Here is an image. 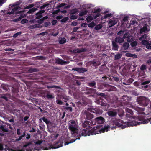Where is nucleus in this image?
<instances>
[{
    "label": "nucleus",
    "instance_id": "obj_1",
    "mask_svg": "<svg viewBox=\"0 0 151 151\" xmlns=\"http://www.w3.org/2000/svg\"><path fill=\"white\" fill-rule=\"evenodd\" d=\"M125 111H126V118L135 119L136 120L139 121H132L131 122H127V123H124V125L123 124H124V122L122 120L119 119H113L111 120L110 123H111L113 120H120L122 121L121 122H119V124H119V126H116L112 129L117 127H121L122 129H123L127 127L139 125L141 124H147L149 122H150V124H151V117L149 118L145 119V116L142 115H139L137 117H136L133 116L134 113L132 111L127 108H126Z\"/></svg>",
    "mask_w": 151,
    "mask_h": 151
},
{
    "label": "nucleus",
    "instance_id": "obj_2",
    "mask_svg": "<svg viewBox=\"0 0 151 151\" xmlns=\"http://www.w3.org/2000/svg\"><path fill=\"white\" fill-rule=\"evenodd\" d=\"M122 121L120 120H113L112 122L109 124V125H105L103 128H102L101 129H95L94 127L93 129H91L90 130L88 129H83L81 130L79 133L78 132V136L81 137V136H89L91 135H95L96 134L101 133L102 132H107L109 130L110 128H112L116 126H119V122H121Z\"/></svg>",
    "mask_w": 151,
    "mask_h": 151
},
{
    "label": "nucleus",
    "instance_id": "obj_3",
    "mask_svg": "<svg viewBox=\"0 0 151 151\" xmlns=\"http://www.w3.org/2000/svg\"><path fill=\"white\" fill-rule=\"evenodd\" d=\"M78 126L77 122L73 120H71L68 123V129L71 133L73 136H78Z\"/></svg>",
    "mask_w": 151,
    "mask_h": 151
},
{
    "label": "nucleus",
    "instance_id": "obj_4",
    "mask_svg": "<svg viewBox=\"0 0 151 151\" xmlns=\"http://www.w3.org/2000/svg\"><path fill=\"white\" fill-rule=\"evenodd\" d=\"M1 87L6 91H8V90L9 91L11 90L12 92L15 94L18 93L19 92L18 85L17 83H16L12 86H9L7 85L2 84Z\"/></svg>",
    "mask_w": 151,
    "mask_h": 151
},
{
    "label": "nucleus",
    "instance_id": "obj_5",
    "mask_svg": "<svg viewBox=\"0 0 151 151\" xmlns=\"http://www.w3.org/2000/svg\"><path fill=\"white\" fill-rule=\"evenodd\" d=\"M21 9V8L19 6H17L14 7V9H12V10L10 12H7L6 13V14H7L11 15L13 14L14 13L16 14H21L19 17H21V19H22V18L25 17L27 16V14H23L22 13H24V12H25V11H19V9Z\"/></svg>",
    "mask_w": 151,
    "mask_h": 151
},
{
    "label": "nucleus",
    "instance_id": "obj_6",
    "mask_svg": "<svg viewBox=\"0 0 151 151\" xmlns=\"http://www.w3.org/2000/svg\"><path fill=\"white\" fill-rule=\"evenodd\" d=\"M63 140L62 139H59L58 142H56L55 144L52 145H49L48 147H45L43 148L42 149L44 150H47L49 149L52 148V149H55L61 147L63 146Z\"/></svg>",
    "mask_w": 151,
    "mask_h": 151
},
{
    "label": "nucleus",
    "instance_id": "obj_7",
    "mask_svg": "<svg viewBox=\"0 0 151 151\" xmlns=\"http://www.w3.org/2000/svg\"><path fill=\"white\" fill-rule=\"evenodd\" d=\"M138 103L142 106H146L149 104V100L146 97L144 96L137 97V99Z\"/></svg>",
    "mask_w": 151,
    "mask_h": 151
},
{
    "label": "nucleus",
    "instance_id": "obj_8",
    "mask_svg": "<svg viewBox=\"0 0 151 151\" xmlns=\"http://www.w3.org/2000/svg\"><path fill=\"white\" fill-rule=\"evenodd\" d=\"M90 121L86 120L82 124V126L83 128H86V129L90 128L91 126L95 125V123L93 120Z\"/></svg>",
    "mask_w": 151,
    "mask_h": 151
},
{
    "label": "nucleus",
    "instance_id": "obj_9",
    "mask_svg": "<svg viewBox=\"0 0 151 151\" xmlns=\"http://www.w3.org/2000/svg\"><path fill=\"white\" fill-rule=\"evenodd\" d=\"M5 147H5L4 148V145L1 143H0V151H2L3 150L7 151L8 150L9 151H14V150L9 148L6 145H5ZM17 151H25V150L24 149L22 148L21 149L18 150Z\"/></svg>",
    "mask_w": 151,
    "mask_h": 151
},
{
    "label": "nucleus",
    "instance_id": "obj_10",
    "mask_svg": "<svg viewBox=\"0 0 151 151\" xmlns=\"http://www.w3.org/2000/svg\"><path fill=\"white\" fill-rule=\"evenodd\" d=\"M93 121L95 123V125L96 123L99 124H101L105 122L104 119L102 116L98 117L94 119H93Z\"/></svg>",
    "mask_w": 151,
    "mask_h": 151
},
{
    "label": "nucleus",
    "instance_id": "obj_11",
    "mask_svg": "<svg viewBox=\"0 0 151 151\" xmlns=\"http://www.w3.org/2000/svg\"><path fill=\"white\" fill-rule=\"evenodd\" d=\"M84 114L85 119L87 120H89L91 121L94 117V116L93 114L86 111H85Z\"/></svg>",
    "mask_w": 151,
    "mask_h": 151
},
{
    "label": "nucleus",
    "instance_id": "obj_12",
    "mask_svg": "<svg viewBox=\"0 0 151 151\" xmlns=\"http://www.w3.org/2000/svg\"><path fill=\"white\" fill-rule=\"evenodd\" d=\"M86 49L85 48H77L76 49L71 50V52L73 53L74 54L76 53H79L86 51Z\"/></svg>",
    "mask_w": 151,
    "mask_h": 151
},
{
    "label": "nucleus",
    "instance_id": "obj_13",
    "mask_svg": "<svg viewBox=\"0 0 151 151\" xmlns=\"http://www.w3.org/2000/svg\"><path fill=\"white\" fill-rule=\"evenodd\" d=\"M89 110L91 112L96 113L97 114H102V110L98 108H95L92 109L91 108L89 109Z\"/></svg>",
    "mask_w": 151,
    "mask_h": 151
},
{
    "label": "nucleus",
    "instance_id": "obj_14",
    "mask_svg": "<svg viewBox=\"0 0 151 151\" xmlns=\"http://www.w3.org/2000/svg\"><path fill=\"white\" fill-rule=\"evenodd\" d=\"M45 12L44 10H40L36 14L35 19H41L42 17V14L44 13Z\"/></svg>",
    "mask_w": 151,
    "mask_h": 151
},
{
    "label": "nucleus",
    "instance_id": "obj_15",
    "mask_svg": "<svg viewBox=\"0 0 151 151\" xmlns=\"http://www.w3.org/2000/svg\"><path fill=\"white\" fill-rule=\"evenodd\" d=\"M0 131L3 132H8L9 129L6 125L3 124L0 125Z\"/></svg>",
    "mask_w": 151,
    "mask_h": 151
},
{
    "label": "nucleus",
    "instance_id": "obj_16",
    "mask_svg": "<svg viewBox=\"0 0 151 151\" xmlns=\"http://www.w3.org/2000/svg\"><path fill=\"white\" fill-rule=\"evenodd\" d=\"M55 63L58 64L62 65L67 64L66 61L59 58L55 60Z\"/></svg>",
    "mask_w": 151,
    "mask_h": 151
},
{
    "label": "nucleus",
    "instance_id": "obj_17",
    "mask_svg": "<svg viewBox=\"0 0 151 151\" xmlns=\"http://www.w3.org/2000/svg\"><path fill=\"white\" fill-rule=\"evenodd\" d=\"M58 98L59 99H64L63 101L65 102H66L69 99V98L67 96L64 95H58Z\"/></svg>",
    "mask_w": 151,
    "mask_h": 151
},
{
    "label": "nucleus",
    "instance_id": "obj_18",
    "mask_svg": "<svg viewBox=\"0 0 151 151\" xmlns=\"http://www.w3.org/2000/svg\"><path fill=\"white\" fill-rule=\"evenodd\" d=\"M117 23V21L114 19L109 21L108 22L109 27L110 28Z\"/></svg>",
    "mask_w": 151,
    "mask_h": 151
},
{
    "label": "nucleus",
    "instance_id": "obj_19",
    "mask_svg": "<svg viewBox=\"0 0 151 151\" xmlns=\"http://www.w3.org/2000/svg\"><path fill=\"white\" fill-rule=\"evenodd\" d=\"M124 41V39L120 37H117L115 39V42L119 44H121Z\"/></svg>",
    "mask_w": 151,
    "mask_h": 151
},
{
    "label": "nucleus",
    "instance_id": "obj_20",
    "mask_svg": "<svg viewBox=\"0 0 151 151\" xmlns=\"http://www.w3.org/2000/svg\"><path fill=\"white\" fill-rule=\"evenodd\" d=\"M129 45V44L128 42H125L123 43L121 47V49L123 48L124 50H127L128 49Z\"/></svg>",
    "mask_w": 151,
    "mask_h": 151
},
{
    "label": "nucleus",
    "instance_id": "obj_21",
    "mask_svg": "<svg viewBox=\"0 0 151 151\" xmlns=\"http://www.w3.org/2000/svg\"><path fill=\"white\" fill-rule=\"evenodd\" d=\"M122 101H125V103L127 104L128 102V101L130 100V98L127 96L124 95L122 96Z\"/></svg>",
    "mask_w": 151,
    "mask_h": 151
},
{
    "label": "nucleus",
    "instance_id": "obj_22",
    "mask_svg": "<svg viewBox=\"0 0 151 151\" xmlns=\"http://www.w3.org/2000/svg\"><path fill=\"white\" fill-rule=\"evenodd\" d=\"M114 41L112 42V49L116 51L118 50L119 48V46Z\"/></svg>",
    "mask_w": 151,
    "mask_h": 151
},
{
    "label": "nucleus",
    "instance_id": "obj_23",
    "mask_svg": "<svg viewBox=\"0 0 151 151\" xmlns=\"http://www.w3.org/2000/svg\"><path fill=\"white\" fill-rule=\"evenodd\" d=\"M117 114V112L116 111H110L108 112V115L111 117H114L116 116Z\"/></svg>",
    "mask_w": 151,
    "mask_h": 151
},
{
    "label": "nucleus",
    "instance_id": "obj_24",
    "mask_svg": "<svg viewBox=\"0 0 151 151\" xmlns=\"http://www.w3.org/2000/svg\"><path fill=\"white\" fill-rule=\"evenodd\" d=\"M88 86L90 87H94V88H96V83L94 81H91V82L89 83H88Z\"/></svg>",
    "mask_w": 151,
    "mask_h": 151
},
{
    "label": "nucleus",
    "instance_id": "obj_25",
    "mask_svg": "<svg viewBox=\"0 0 151 151\" xmlns=\"http://www.w3.org/2000/svg\"><path fill=\"white\" fill-rule=\"evenodd\" d=\"M47 95L45 96H44V97L48 99H52L54 98L53 96L52 95L50 94V92H49L48 91H47Z\"/></svg>",
    "mask_w": 151,
    "mask_h": 151
},
{
    "label": "nucleus",
    "instance_id": "obj_26",
    "mask_svg": "<svg viewBox=\"0 0 151 151\" xmlns=\"http://www.w3.org/2000/svg\"><path fill=\"white\" fill-rule=\"evenodd\" d=\"M125 55L127 57H131L134 58H137V55L135 54H132L130 53H127L125 54Z\"/></svg>",
    "mask_w": 151,
    "mask_h": 151
},
{
    "label": "nucleus",
    "instance_id": "obj_27",
    "mask_svg": "<svg viewBox=\"0 0 151 151\" xmlns=\"http://www.w3.org/2000/svg\"><path fill=\"white\" fill-rule=\"evenodd\" d=\"M88 12L86 10L82 11L79 13V15L81 17L84 16Z\"/></svg>",
    "mask_w": 151,
    "mask_h": 151
},
{
    "label": "nucleus",
    "instance_id": "obj_28",
    "mask_svg": "<svg viewBox=\"0 0 151 151\" xmlns=\"http://www.w3.org/2000/svg\"><path fill=\"white\" fill-rule=\"evenodd\" d=\"M42 119L43 121L47 124V126H48V124H52V122L45 117H43L42 118Z\"/></svg>",
    "mask_w": 151,
    "mask_h": 151
},
{
    "label": "nucleus",
    "instance_id": "obj_29",
    "mask_svg": "<svg viewBox=\"0 0 151 151\" xmlns=\"http://www.w3.org/2000/svg\"><path fill=\"white\" fill-rule=\"evenodd\" d=\"M147 31H148L147 29V26L145 25L143 26V27L141 28L140 31V34L142 33L143 32H146Z\"/></svg>",
    "mask_w": 151,
    "mask_h": 151
},
{
    "label": "nucleus",
    "instance_id": "obj_30",
    "mask_svg": "<svg viewBox=\"0 0 151 151\" xmlns=\"http://www.w3.org/2000/svg\"><path fill=\"white\" fill-rule=\"evenodd\" d=\"M66 40L65 38L61 37L59 40V42L60 44H62L65 43L66 42Z\"/></svg>",
    "mask_w": 151,
    "mask_h": 151
},
{
    "label": "nucleus",
    "instance_id": "obj_31",
    "mask_svg": "<svg viewBox=\"0 0 151 151\" xmlns=\"http://www.w3.org/2000/svg\"><path fill=\"white\" fill-rule=\"evenodd\" d=\"M80 139V137L76 138V139H72L71 140H70L69 142H65V145H68V144H69L70 143H73V142H75L76 140Z\"/></svg>",
    "mask_w": 151,
    "mask_h": 151
},
{
    "label": "nucleus",
    "instance_id": "obj_32",
    "mask_svg": "<svg viewBox=\"0 0 151 151\" xmlns=\"http://www.w3.org/2000/svg\"><path fill=\"white\" fill-rule=\"evenodd\" d=\"M37 9V8H33L29 10V11L27 12V14H30L33 13Z\"/></svg>",
    "mask_w": 151,
    "mask_h": 151
},
{
    "label": "nucleus",
    "instance_id": "obj_33",
    "mask_svg": "<svg viewBox=\"0 0 151 151\" xmlns=\"http://www.w3.org/2000/svg\"><path fill=\"white\" fill-rule=\"evenodd\" d=\"M151 82L150 79H148L147 80L143 81H142L141 83V85H145L148 84Z\"/></svg>",
    "mask_w": 151,
    "mask_h": 151
},
{
    "label": "nucleus",
    "instance_id": "obj_34",
    "mask_svg": "<svg viewBox=\"0 0 151 151\" xmlns=\"http://www.w3.org/2000/svg\"><path fill=\"white\" fill-rule=\"evenodd\" d=\"M26 135V131H24L22 135L20 136L19 137L16 139V141H19L21 140L22 138L24 137Z\"/></svg>",
    "mask_w": 151,
    "mask_h": 151
},
{
    "label": "nucleus",
    "instance_id": "obj_35",
    "mask_svg": "<svg viewBox=\"0 0 151 151\" xmlns=\"http://www.w3.org/2000/svg\"><path fill=\"white\" fill-rule=\"evenodd\" d=\"M88 69H87L86 68H80L79 73H84L85 72L87 71H88Z\"/></svg>",
    "mask_w": 151,
    "mask_h": 151
},
{
    "label": "nucleus",
    "instance_id": "obj_36",
    "mask_svg": "<svg viewBox=\"0 0 151 151\" xmlns=\"http://www.w3.org/2000/svg\"><path fill=\"white\" fill-rule=\"evenodd\" d=\"M55 88L56 89H61L60 87L58 86L52 85L50 86H47V88L48 89L51 88Z\"/></svg>",
    "mask_w": 151,
    "mask_h": 151
},
{
    "label": "nucleus",
    "instance_id": "obj_37",
    "mask_svg": "<svg viewBox=\"0 0 151 151\" xmlns=\"http://www.w3.org/2000/svg\"><path fill=\"white\" fill-rule=\"evenodd\" d=\"M38 71V69L35 68H31L29 70V71L30 73L36 72Z\"/></svg>",
    "mask_w": 151,
    "mask_h": 151
},
{
    "label": "nucleus",
    "instance_id": "obj_38",
    "mask_svg": "<svg viewBox=\"0 0 151 151\" xmlns=\"http://www.w3.org/2000/svg\"><path fill=\"white\" fill-rule=\"evenodd\" d=\"M96 94L99 96H101L103 97H105L106 96L105 93L100 92H97Z\"/></svg>",
    "mask_w": 151,
    "mask_h": 151
},
{
    "label": "nucleus",
    "instance_id": "obj_39",
    "mask_svg": "<svg viewBox=\"0 0 151 151\" xmlns=\"http://www.w3.org/2000/svg\"><path fill=\"white\" fill-rule=\"evenodd\" d=\"M147 68L146 65L142 64L141 65L140 68V69L142 71H144Z\"/></svg>",
    "mask_w": 151,
    "mask_h": 151
},
{
    "label": "nucleus",
    "instance_id": "obj_40",
    "mask_svg": "<svg viewBox=\"0 0 151 151\" xmlns=\"http://www.w3.org/2000/svg\"><path fill=\"white\" fill-rule=\"evenodd\" d=\"M122 56V55L119 53H118L116 55H115L114 58V60H117L119 59Z\"/></svg>",
    "mask_w": 151,
    "mask_h": 151
},
{
    "label": "nucleus",
    "instance_id": "obj_41",
    "mask_svg": "<svg viewBox=\"0 0 151 151\" xmlns=\"http://www.w3.org/2000/svg\"><path fill=\"white\" fill-rule=\"evenodd\" d=\"M102 27V26L101 24H99L95 26V29L96 30H98L101 29Z\"/></svg>",
    "mask_w": 151,
    "mask_h": 151
},
{
    "label": "nucleus",
    "instance_id": "obj_42",
    "mask_svg": "<svg viewBox=\"0 0 151 151\" xmlns=\"http://www.w3.org/2000/svg\"><path fill=\"white\" fill-rule=\"evenodd\" d=\"M40 27V25L39 24H36L30 26V28L31 29L36 28H39Z\"/></svg>",
    "mask_w": 151,
    "mask_h": 151
},
{
    "label": "nucleus",
    "instance_id": "obj_43",
    "mask_svg": "<svg viewBox=\"0 0 151 151\" xmlns=\"http://www.w3.org/2000/svg\"><path fill=\"white\" fill-rule=\"evenodd\" d=\"M65 110H69L70 112H72L73 110L72 108L71 107L66 106L64 107Z\"/></svg>",
    "mask_w": 151,
    "mask_h": 151
},
{
    "label": "nucleus",
    "instance_id": "obj_44",
    "mask_svg": "<svg viewBox=\"0 0 151 151\" xmlns=\"http://www.w3.org/2000/svg\"><path fill=\"white\" fill-rule=\"evenodd\" d=\"M21 33L22 32H17L13 36V37L14 38H16L17 37H18L19 35H21Z\"/></svg>",
    "mask_w": 151,
    "mask_h": 151
},
{
    "label": "nucleus",
    "instance_id": "obj_45",
    "mask_svg": "<svg viewBox=\"0 0 151 151\" xmlns=\"http://www.w3.org/2000/svg\"><path fill=\"white\" fill-rule=\"evenodd\" d=\"M130 44L132 47H134L137 45V43L136 41H133Z\"/></svg>",
    "mask_w": 151,
    "mask_h": 151
},
{
    "label": "nucleus",
    "instance_id": "obj_46",
    "mask_svg": "<svg viewBox=\"0 0 151 151\" xmlns=\"http://www.w3.org/2000/svg\"><path fill=\"white\" fill-rule=\"evenodd\" d=\"M69 19V18L68 17H66L60 21L61 22H65Z\"/></svg>",
    "mask_w": 151,
    "mask_h": 151
},
{
    "label": "nucleus",
    "instance_id": "obj_47",
    "mask_svg": "<svg viewBox=\"0 0 151 151\" xmlns=\"http://www.w3.org/2000/svg\"><path fill=\"white\" fill-rule=\"evenodd\" d=\"M86 19L87 22H91L93 20V18L91 16H89L86 18Z\"/></svg>",
    "mask_w": 151,
    "mask_h": 151
},
{
    "label": "nucleus",
    "instance_id": "obj_48",
    "mask_svg": "<svg viewBox=\"0 0 151 151\" xmlns=\"http://www.w3.org/2000/svg\"><path fill=\"white\" fill-rule=\"evenodd\" d=\"M95 25V24L93 22H92L89 23L88 25L89 27L92 28Z\"/></svg>",
    "mask_w": 151,
    "mask_h": 151
},
{
    "label": "nucleus",
    "instance_id": "obj_49",
    "mask_svg": "<svg viewBox=\"0 0 151 151\" xmlns=\"http://www.w3.org/2000/svg\"><path fill=\"white\" fill-rule=\"evenodd\" d=\"M56 102L57 104L60 105H63L64 103L61 100L57 99L56 101Z\"/></svg>",
    "mask_w": 151,
    "mask_h": 151
},
{
    "label": "nucleus",
    "instance_id": "obj_50",
    "mask_svg": "<svg viewBox=\"0 0 151 151\" xmlns=\"http://www.w3.org/2000/svg\"><path fill=\"white\" fill-rule=\"evenodd\" d=\"M28 22V21L26 19H24L22 20L21 21V23L22 24L24 23H27Z\"/></svg>",
    "mask_w": 151,
    "mask_h": 151
},
{
    "label": "nucleus",
    "instance_id": "obj_51",
    "mask_svg": "<svg viewBox=\"0 0 151 151\" xmlns=\"http://www.w3.org/2000/svg\"><path fill=\"white\" fill-rule=\"evenodd\" d=\"M78 12V9H74L71 11V14H75Z\"/></svg>",
    "mask_w": 151,
    "mask_h": 151
},
{
    "label": "nucleus",
    "instance_id": "obj_52",
    "mask_svg": "<svg viewBox=\"0 0 151 151\" xmlns=\"http://www.w3.org/2000/svg\"><path fill=\"white\" fill-rule=\"evenodd\" d=\"M98 103L99 104H100L102 106H106V103L103 102L101 101H98Z\"/></svg>",
    "mask_w": 151,
    "mask_h": 151
},
{
    "label": "nucleus",
    "instance_id": "obj_53",
    "mask_svg": "<svg viewBox=\"0 0 151 151\" xmlns=\"http://www.w3.org/2000/svg\"><path fill=\"white\" fill-rule=\"evenodd\" d=\"M49 5V3H46L45 4H43L42 6H41L40 7V9H44L45 7L47 6H48Z\"/></svg>",
    "mask_w": 151,
    "mask_h": 151
},
{
    "label": "nucleus",
    "instance_id": "obj_54",
    "mask_svg": "<svg viewBox=\"0 0 151 151\" xmlns=\"http://www.w3.org/2000/svg\"><path fill=\"white\" fill-rule=\"evenodd\" d=\"M148 41L146 40H143L142 41L141 43L142 45H146L148 43Z\"/></svg>",
    "mask_w": 151,
    "mask_h": 151
},
{
    "label": "nucleus",
    "instance_id": "obj_55",
    "mask_svg": "<svg viewBox=\"0 0 151 151\" xmlns=\"http://www.w3.org/2000/svg\"><path fill=\"white\" fill-rule=\"evenodd\" d=\"M129 37V36L128 33H125L124 34L122 38H123L124 39H125Z\"/></svg>",
    "mask_w": 151,
    "mask_h": 151
},
{
    "label": "nucleus",
    "instance_id": "obj_56",
    "mask_svg": "<svg viewBox=\"0 0 151 151\" xmlns=\"http://www.w3.org/2000/svg\"><path fill=\"white\" fill-rule=\"evenodd\" d=\"M65 4L64 3H62L61 4H60L58 5L57 6V8H60L61 7H63L64 6H65Z\"/></svg>",
    "mask_w": 151,
    "mask_h": 151
},
{
    "label": "nucleus",
    "instance_id": "obj_57",
    "mask_svg": "<svg viewBox=\"0 0 151 151\" xmlns=\"http://www.w3.org/2000/svg\"><path fill=\"white\" fill-rule=\"evenodd\" d=\"M146 47L147 49H151V42L149 43L148 42V43L147 44Z\"/></svg>",
    "mask_w": 151,
    "mask_h": 151
},
{
    "label": "nucleus",
    "instance_id": "obj_58",
    "mask_svg": "<svg viewBox=\"0 0 151 151\" xmlns=\"http://www.w3.org/2000/svg\"><path fill=\"white\" fill-rule=\"evenodd\" d=\"M112 15V14L111 13L106 14L104 16V19H106L111 16Z\"/></svg>",
    "mask_w": 151,
    "mask_h": 151
},
{
    "label": "nucleus",
    "instance_id": "obj_59",
    "mask_svg": "<svg viewBox=\"0 0 151 151\" xmlns=\"http://www.w3.org/2000/svg\"><path fill=\"white\" fill-rule=\"evenodd\" d=\"M35 6V5L33 4H31L29 5L28 6H27L26 7L25 9H29L31 8H32V7H33Z\"/></svg>",
    "mask_w": 151,
    "mask_h": 151
},
{
    "label": "nucleus",
    "instance_id": "obj_60",
    "mask_svg": "<svg viewBox=\"0 0 151 151\" xmlns=\"http://www.w3.org/2000/svg\"><path fill=\"white\" fill-rule=\"evenodd\" d=\"M78 17L76 15H72L71 16L70 18L71 19L74 20L77 18Z\"/></svg>",
    "mask_w": 151,
    "mask_h": 151
},
{
    "label": "nucleus",
    "instance_id": "obj_61",
    "mask_svg": "<svg viewBox=\"0 0 151 151\" xmlns=\"http://www.w3.org/2000/svg\"><path fill=\"white\" fill-rule=\"evenodd\" d=\"M42 140H38L36 142H35V146H36V145H40L41 143L42 142Z\"/></svg>",
    "mask_w": 151,
    "mask_h": 151
},
{
    "label": "nucleus",
    "instance_id": "obj_62",
    "mask_svg": "<svg viewBox=\"0 0 151 151\" xmlns=\"http://www.w3.org/2000/svg\"><path fill=\"white\" fill-rule=\"evenodd\" d=\"M32 142H27L26 143V144L25 145H24L23 146V147L24 148L26 147H27L28 146H29V145H30L32 144Z\"/></svg>",
    "mask_w": 151,
    "mask_h": 151
},
{
    "label": "nucleus",
    "instance_id": "obj_63",
    "mask_svg": "<svg viewBox=\"0 0 151 151\" xmlns=\"http://www.w3.org/2000/svg\"><path fill=\"white\" fill-rule=\"evenodd\" d=\"M124 33V31L122 30H120L117 33V35L119 36L122 35Z\"/></svg>",
    "mask_w": 151,
    "mask_h": 151
},
{
    "label": "nucleus",
    "instance_id": "obj_64",
    "mask_svg": "<svg viewBox=\"0 0 151 151\" xmlns=\"http://www.w3.org/2000/svg\"><path fill=\"white\" fill-rule=\"evenodd\" d=\"M51 25V23L50 22H45L44 25L46 27L49 26Z\"/></svg>",
    "mask_w": 151,
    "mask_h": 151
}]
</instances>
